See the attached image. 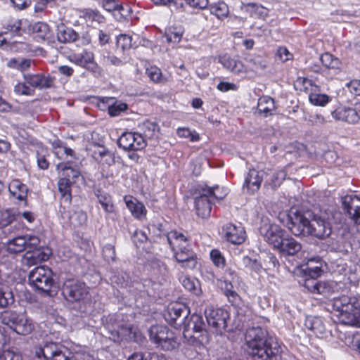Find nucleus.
<instances>
[{"instance_id":"7","label":"nucleus","mask_w":360,"mask_h":360,"mask_svg":"<svg viewBox=\"0 0 360 360\" xmlns=\"http://www.w3.org/2000/svg\"><path fill=\"white\" fill-rule=\"evenodd\" d=\"M52 275V271L49 267L39 266L29 273L28 281L35 290L49 295L54 283Z\"/></svg>"},{"instance_id":"30","label":"nucleus","mask_w":360,"mask_h":360,"mask_svg":"<svg viewBox=\"0 0 360 360\" xmlns=\"http://www.w3.org/2000/svg\"><path fill=\"white\" fill-rule=\"evenodd\" d=\"M275 109L274 100L272 98L264 96L259 98L257 103L259 113H263L266 117L271 115Z\"/></svg>"},{"instance_id":"36","label":"nucleus","mask_w":360,"mask_h":360,"mask_svg":"<svg viewBox=\"0 0 360 360\" xmlns=\"http://www.w3.org/2000/svg\"><path fill=\"white\" fill-rule=\"evenodd\" d=\"M139 128L142 131V133H139V135L143 136L144 140L146 139H152L155 135V132L158 129V126L155 122L146 121L139 125Z\"/></svg>"},{"instance_id":"34","label":"nucleus","mask_w":360,"mask_h":360,"mask_svg":"<svg viewBox=\"0 0 360 360\" xmlns=\"http://www.w3.org/2000/svg\"><path fill=\"white\" fill-rule=\"evenodd\" d=\"M167 240L172 248L174 250V243L177 244L179 247V244H188V239L183 233L178 232L177 231H171L167 236Z\"/></svg>"},{"instance_id":"47","label":"nucleus","mask_w":360,"mask_h":360,"mask_svg":"<svg viewBox=\"0 0 360 360\" xmlns=\"http://www.w3.org/2000/svg\"><path fill=\"white\" fill-rule=\"evenodd\" d=\"M128 108L127 105L125 103L122 102H111V104L108 106V113L111 117H115L122 112H124Z\"/></svg>"},{"instance_id":"46","label":"nucleus","mask_w":360,"mask_h":360,"mask_svg":"<svg viewBox=\"0 0 360 360\" xmlns=\"http://www.w3.org/2000/svg\"><path fill=\"white\" fill-rule=\"evenodd\" d=\"M25 240H26V250H46L44 248L39 247L40 239L34 235H25Z\"/></svg>"},{"instance_id":"15","label":"nucleus","mask_w":360,"mask_h":360,"mask_svg":"<svg viewBox=\"0 0 360 360\" xmlns=\"http://www.w3.org/2000/svg\"><path fill=\"white\" fill-rule=\"evenodd\" d=\"M259 231L264 240L277 250L285 238L284 231L276 224H264Z\"/></svg>"},{"instance_id":"4","label":"nucleus","mask_w":360,"mask_h":360,"mask_svg":"<svg viewBox=\"0 0 360 360\" xmlns=\"http://www.w3.org/2000/svg\"><path fill=\"white\" fill-rule=\"evenodd\" d=\"M149 339L157 348L163 351L177 349L180 342L175 333L167 326L162 325L152 326L148 330Z\"/></svg>"},{"instance_id":"57","label":"nucleus","mask_w":360,"mask_h":360,"mask_svg":"<svg viewBox=\"0 0 360 360\" xmlns=\"http://www.w3.org/2000/svg\"><path fill=\"white\" fill-rule=\"evenodd\" d=\"M345 205V209L352 215V219L356 224H360V205H356L355 208L353 210V212L352 213V204H343Z\"/></svg>"},{"instance_id":"9","label":"nucleus","mask_w":360,"mask_h":360,"mask_svg":"<svg viewBox=\"0 0 360 360\" xmlns=\"http://www.w3.org/2000/svg\"><path fill=\"white\" fill-rule=\"evenodd\" d=\"M195 202H213L224 200L228 194L226 188L214 186L213 187L198 186L191 191Z\"/></svg>"},{"instance_id":"59","label":"nucleus","mask_w":360,"mask_h":360,"mask_svg":"<svg viewBox=\"0 0 360 360\" xmlns=\"http://www.w3.org/2000/svg\"><path fill=\"white\" fill-rule=\"evenodd\" d=\"M146 73L148 77L155 82H159L162 78L161 70L156 67H151L147 69Z\"/></svg>"},{"instance_id":"33","label":"nucleus","mask_w":360,"mask_h":360,"mask_svg":"<svg viewBox=\"0 0 360 360\" xmlns=\"http://www.w3.org/2000/svg\"><path fill=\"white\" fill-rule=\"evenodd\" d=\"M206 326L204 322L202 316L198 314H193L191 315L190 319L187 320L186 324L185 325L184 328H190V330H193V331H202L207 330Z\"/></svg>"},{"instance_id":"27","label":"nucleus","mask_w":360,"mask_h":360,"mask_svg":"<svg viewBox=\"0 0 360 360\" xmlns=\"http://www.w3.org/2000/svg\"><path fill=\"white\" fill-rule=\"evenodd\" d=\"M56 168L58 171L61 172V176L63 178H68L70 179V183L76 182V180L81 177L80 172L78 170L73 169L69 162H60L57 165Z\"/></svg>"},{"instance_id":"26","label":"nucleus","mask_w":360,"mask_h":360,"mask_svg":"<svg viewBox=\"0 0 360 360\" xmlns=\"http://www.w3.org/2000/svg\"><path fill=\"white\" fill-rule=\"evenodd\" d=\"M279 252L294 255L302 250V245L292 237L285 238L278 249Z\"/></svg>"},{"instance_id":"14","label":"nucleus","mask_w":360,"mask_h":360,"mask_svg":"<svg viewBox=\"0 0 360 360\" xmlns=\"http://www.w3.org/2000/svg\"><path fill=\"white\" fill-rule=\"evenodd\" d=\"M304 286L311 292L322 295L325 297L330 295L338 290V283L333 281H316L306 279Z\"/></svg>"},{"instance_id":"19","label":"nucleus","mask_w":360,"mask_h":360,"mask_svg":"<svg viewBox=\"0 0 360 360\" xmlns=\"http://www.w3.org/2000/svg\"><path fill=\"white\" fill-rule=\"evenodd\" d=\"M51 254V251L48 248H46V250H27L22 256V264L28 267L37 265L42 262L48 260Z\"/></svg>"},{"instance_id":"11","label":"nucleus","mask_w":360,"mask_h":360,"mask_svg":"<svg viewBox=\"0 0 360 360\" xmlns=\"http://www.w3.org/2000/svg\"><path fill=\"white\" fill-rule=\"evenodd\" d=\"M190 314L189 309L184 304H175L167 308L164 317L165 321L175 328L185 326Z\"/></svg>"},{"instance_id":"2","label":"nucleus","mask_w":360,"mask_h":360,"mask_svg":"<svg viewBox=\"0 0 360 360\" xmlns=\"http://www.w3.org/2000/svg\"><path fill=\"white\" fill-rule=\"evenodd\" d=\"M245 342L253 360H279L282 347L276 338L260 326L247 330Z\"/></svg>"},{"instance_id":"16","label":"nucleus","mask_w":360,"mask_h":360,"mask_svg":"<svg viewBox=\"0 0 360 360\" xmlns=\"http://www.w3.org/2000/svg\"><path fill=\"white\" fill-rule=\"evenodd\" d=\"M91 153L92 158L101 165L110 166L115 162L114 154L104 146L103 140L91 141Z\"/></svg>"},{"instance_id":"20","label":"nucleus","mask_w":360,"mask_h":360,"mask_svg":"<svg viewBox=\"0 0 360 360\" xmlns=\"http://www.w3.org/2000/svg\"><path fill=\"white\" fill-rule=\"evenodd\" d=\"M183 336L187 344L196 348H201L209 342L207 330L193 331L190 328H184Z\"/></svg>"},{"instance_id":"37","label":"nucleus","mask_w":360,"mask_h":360,"mask_svg":"<svg viewBox=\"0 0 360 360\" xmlns=\"http://www.w3.org/2000/svg\"><path fill=\"white\" fill-rule=\"evenodd\" d=\"M72 58V60L75 64L84 68L86 70L89 69L90 55L89 53L88 49H84L82 52L74 53Z\"/></svg>"},{"instance_id":"6","label":"nucleus","mask_w":360,"mask_h":360,"mask_svg":"<svg viewBox=\"0 0 360 360\" xmlns=\"http://www.w3.org/2000/svg\"><path fill=\"white\" fill-rule=\"evenodd\" d=\"M34 353L38 360H69L71 354L61 344L48 341L35 346Z\"/></svg>"},{"instance_id":"10","label":"nucleus","mask_w":360,"mask_h":360,"mask_svg":"<svg viewBox=\"0 0 360 360\" xmlns=\"http://www.w3.org/2000/svg\"><path fill=\"white\" fill-rule=\"evenodd\" d=\"M89 293V287L84 282L77 280H67L62 288L65 299L70 302L83 300Z\"/></svg>"},{"instance_id":"51","label":"nucleus","mask_w":360,"mask_h":360,"mask_svg":"<svg viewBox=\"0 0 360 360\" xmlns=\"http://www.w3.org/2000/svg\"><path fill=\"white\" fill-rule=\"evenodd\" d=\"M286 175L287 174L283 169L276 172L272 176L269 185L272 188H276L282 184L283 181L285 179Z\"/></svg>"},{"instance_id":"25","label":"nucleus","mask_w":360,"mask_h":360,"mask_svg":"<svg viewBox=\"0 0 360 360\" xmlns=\"http://www.w3.org/2000/svg\"><path fill=\"white\" fill-rule=\"evenodd\" d=\"M77 34L71 28L60 23L57 26V39L62 43H70L75 41Z\"/></svg>"},{"instance_id":"42","label":"nucleus","mask_w":360,"mask_h":360,"mask_svg":"<svg viewBox=\"0 0 360 360\" xmlns=\"http://www.w3.org/2000/svg\"><path fill=\"white\" fill-rule=\"evenodd\" d=\"M132 38L131 36L126 34H121L117 37L116 46L120 48L123 53L132 46Z\"/></svg>"},{"instance_id":"43","label":"nucleus","mask_w":360,"mask_h":360,"mask_svg":"<svg viewBox=\"0 0 360 360\" xmlns=\"http://www.w3.org/2000/svg\"><path fill=\"white\" fill-rule=\"evenodd\" d=\"M243 264L245 268L256 273H259L262 269V266L256 259H252L249 256H244L242 259Z\"/></svg>"},{"instance_id":"49","label":"nucleus","mask_w":360,"mask_h":360,"mask_svg":"<svg viewBox=\"0 0 360 360\" xmlns=\"http://www.w3.org/2000/svg\"><path fill=\"white\" fill-rule=\"evenodd\" d=\"M110 281L112 283H115L120 287H127L129 281V275L125 272H118L117 274L110 277Z\"/></svg>"},{"instance_id":"28","label":"nucleus","mask_w":360,"mask_h":360,"mask_svg":"<svg viewBox=\"0 0 360 360\" xmlns=\"http://www.w3.org/2000/svg\"><path fill=\"white\" fill-rule=\"evenodd\" d=\"M304 326L307 329L314 333L316 335H321L326 331L325 326L319 317L308 316L307 317Z\"/></svg>"},{"instance_id":"18","label":"nucleus","mask_w":360,"mask_h":360,"mask_svg":"<svg viewBox=\"0 0 360 360\" xmlns=\"http://www.w3.org/2000/svg\"><path fill=\"white\" fill-rule=\"evenodd\" d=\"M302 253L303 259L306 264L304 271L310 277L309 279H315L320 276L323 271V259L321 257L316 255H311L309 252H307V255H304L305 250H304Z\"/></svg>"},{"instance_id":"24","label":"nucleus","mask_w":360,"mask_h":360,"mask_svg":"<svg viewBox=\"0 0 360 360\" xmlns=\"http://www.w3.org/2000/svg\"><path fill=\"white\" fill-rule=\"evenodd\" d=\"M8 190L11 195L19 200H26L27 196V186L18 179H13L8 185Z\"/></svg>"},{"instance_id":"40","label":"nucleus","mask_w":360,"mask_h":360,"mask_svg":"<svg viewBox=\"0 0 360 360\" xmlns=\"http://www.w3.org/2000/svg\"><path fill=\"white\" fill-rule=\"evenodd\" d=\"M210 259L213 264L219 269H224L226 265V259L222 252L218 249H212L210 252Z\"/></svg>"},{"instance_id":"38","label":"nucleus","mask_w":360,"mask_h":360,"mask_svg":"<svg viewBox=\"0 0 360 360\" xmlns=\"http://www.w3.org/2000/svg\"><path fill=\"white\" fill-rule=\"evenodd\" d=\"M30 65L31 60L23 58H11L8 62V66L9 68L16 69L22 72L30 68Z\"/></svg>"},{"instance_id":"61","label":"nucleus","mask_w":360,"mask_h":360,"mask_svg":"<svg viewBox=\"0 0 360 360\" xmlns=\"http://www.w3.org/2000/svg\"><path fill=\"white\" fill-rule=\"evenodd\" d=\"M224 278L225 281L238 283L239 277L238 276L236 271L232 268L228 267L225 269Z\"/></svg>"},{"instance_id":"58","label":"nucleus","mask_w":360,"mask_h":360,"mask_svg":"<svg viewBox=\"0 0 360 360\" xmlns=\"http://www.w3.org/2000/svg\"><path fill=\"white\" fill-rule=\"evenodd\" d=\"M33 91L24 83H18L14 86V92L18 95L30 96L33 94Z\"/></svg>"},{"instance_id":"50","label":"nucleus","mask_w":360,"mask_h":360,"mask_svg":"<svg viewBox=\"0 0 360 360\" xmlns=\"http://www.w3.org/2000/svg\"><path fill=\"white\" fill-rule=\"evenodd\" d=\"M195 209L196 214L202 219L209 217L212 211L211 204H195Z\"/></svg>"},{"instance_id":"5","label":"nucleus","mask_w":360,"mask_h":360,"mask_svg":"<svg viewBox=\"0 0 360 360\" xmlns=\"http://www.w3.org/2000/svg\"><path fill=\"white\" fill-rule=\"evenodd\" d=\"M1 322L16 333L26 335L34 329V323L25 312L6 310L1 314Z\"/></svg>"},{"instance_id":"23","label":"nucleus","mask_w":360,"mask_h":360,"mask_svg":"<svg viewBox=\"0 0 360 360\" xmlns=\"http://www.w3.org/2000/svg\"><path fill=\"white\" fill-rule=\"evenodd\" d=\"M179 281L186 290L193 295H200L201 294L200 282L197 278L182 273L179 276Z\"/></svg>"},{"instance_id":"56","label":"nucleus","mask_w":360,"mask_h":360,"mask_svg":"<svg viewBox=\"0 0 360 360\" xmlns=\"http://www.w3.org/2000/svg\"><path fill=\"white\" fill-rule=\"evenodd\" d=\"M6 29L12 33L14 36H19L21 34V20H16L13 22H9L6 26Z\"/></svg>"},{"instance_id":"62","label":"nucleus","mask_w":360,"mask_h":360,"mask_svg":"<svg viewBox=\"0 0 360 360\" xmlns=\"http://www.w3.org/2000/svg\"><path fill=\"white\" fill-rule=\"evenodd\" d=\"M94 99L96 100V105L100 110H105L106 109L108 110V106L111 104V102L113 101L114 98L106 97L98 98L97 97H94Z\"/></svg>"},{"instance_id":"53","label":"nucleus","mask_w":360,"mask_h":360,"mask_svg":"<svg viewBox=\"0 0 360 360\" xmlns=\"http://www.w3.org/2000/svg\"><path fill=\"white\" fill-rule=\"evenodd\" d=\"M345 122L349 124H355L360 120V115L355 108H345Z\"/></svg>"},{"instance_id":"54","label":"nucleus","mask_w":360,"mask_h":360,"mask_svg":"<svg viewBox=\"0 0 360 360\" xmlns=\"http://www.w3.org/2000/svg\"><path fill=\"white\" fill-rule=\"evenodd\" d=\"M15 219V214L10 210L0 212V226H6Z\"/></svg>"},{"instance_id":"41","label":"nucleus","mask_w":360,"mask_h":360,"mask_svg":"<svg viewBox=\"0 0 360 360\" xmlns=\"http://www.w3.org/2000/svg\"><path fill=\"white\" fill-rule=\"evenodd\" d=\"M106 329L109 333V339L112 340L113 342H120L122 340L124 330L122 325L117 324L116 326L112 325L111 326L108 325Z\"/></svg>"},{"instance_id":"32","label":"nucleus","mask_w":360,"mask_h":360,"mask_svg":"<svg viewBox=\"0 0 360 360\" xmlns=\"http://www.w3.org/2000/svg\"><path fill=\"white\" fill-rule=\"evenodd\" d=\"M15 302L12 290L6 285L0 283V309L8 307Z\"/></svg>"},{"instance_id":"17","label":"nucleus","mask_w":360,"mask_h":360,"mask_svg":"<svg viewBox=\"0 0 360 360\" xmlns=\"http://www.w3.org/2000/svg\"><path fill=\"white\" fill-rule=\"evenodd\" d=\"M222 231L226 240L233 244H242L246 238V233L241 224L227 223L222 227Z\"/></svg>"},{"instance_id":"22","label":"nucleus","mask_w":360,"mask_h":360,"mask_svg":"<svg viewBox=\"0 0 360 360\" xmlns=\"http://www.w3.org/2000/svg\"><path fill=\"white\" fill-rule=\"evenodd\" d=\"M262 179L260 172L255 169H250L245 177L243 188H246L248 191L254 193L259 190Z\"/></svg>"},{"instance_id":"45","label":"nucleus","mask_w":360,"mask_h":360,"mask_svg":"<svg viewBox=\"0 0 360 360\" xmlns=\"http://www.w3.org/2000/svg\"><path fill=\"white\" fill-rule=\"evenodd\" d=\"M210 13L216 15L218 18H221L227 16L229 8L225 3L220 2L210 7Z\"/></svg>"},{"instance_id":"44","label":"nucleus","mask_w":360,"mask_h":360,"mask_svg":"<svg viewBox=\"0 0 360 360\" xmlns=\"http://www.w3.org/2000/svg\"><path fill=\"white\" fill-rule=\"evenodd\" d=\"M132 215L137 219H141L146 215V209L144 204H126Z\"/></svg>"},{"instance_id":"1","label":"nucleus","mask_w":360,"mask_h":360,"mask_svg":"<svg viewBox=\"0 0 360 360\" xmlns=\"http://www.w3.org/2000/svg\"><path fill=\"white\" fill-rule=\"evenodd\" d=\"M286 226L295 236H311L323 239L331 233L326 216L310 211L302 214L292 207L286 214Z\"/></svg>"},{"instance_id":"48","label":"nucleus","mask_w":360,"mask_h":360,"mask_svg":"<svg viewBox=\"0 0 360 360\" xmlns=\"http://www.w3.org/2000/svg\"><path fill=\"white\" fill-rule=\"evenodd\" d=\"M33 32L37 34L39 38L45 39L49 37L50 30L49 25L42 22H38L33 26Z\"/></svg>"},{"instance_id":"21","label":"nucleus","mask_w":360,"mask_h":360,"mask_svg":"<svg viewBox=\"0 0 360 360\" xmlns=\"http://www.w3.org/2000/svg\"><path fill=\"white\" fill-rule=\"evenodd\" d=\"M26 82L32 87L39 89H49L53 86L54 78L40 74L25 76Z\"/></svg>"},{"instance_id":"31","label":"nucleus","mask_w":360,"mask_h":360,"mask_svg":"<svg viewBox=\"0 0 360 360\" xmlns=\"http://www.w3.org/2000/svg\"><path fill=\"white\" fill-rule=\"evenodd\" d=\"M7 251L11 254H17L26 250V240L24 236L15 237L6 243Z\"/></svg>"},{"instance_id":"3","label":"nucleus","mask_w":360,"mask_h":360,"mask_svg":"<svg viewBox=\"0 0 360 360\" xmlns=\"http://www.w3.org/2000/svg\"><path fill=\"white\" fill-rule=\"evenodd\" d=\"M332 307L338 312V319L340 323L360 327V294L334 297Z\"/></svg>"},{"instance_id":"29","label":"nucleus","mask_w":360,"mask_h":360,"mask_svg":"<svg viewBox=\"0 0 360 360\" xmlns=\"http://www.w3.org/2000/svg\"><path fill=\"white\" fill-rule=\"evenodd\" d=\"M219 62L222 65L233 73L238 74L243 70V65L241 61L231 58L228 55H224L219 57Z\"/></svg>"},{"instance_id":"64","label":"nucleus","mask_w":360,"mask_h":360,"mask_svg":"<svg viewBox=\"0 0 360 360\" xmlns=\"http://www.w3.org/2000/svg\"><path fill=\"white\" fill-rule=\"evenodd\" d=\"M347 87L352 94L360 96V80L354 79L351 81L347 84Z\"/></svg>"},{"instance_id":"13","label":"nucleus","mask_w":360,"mask_h":360,"mask_svg":"<svg viewBox=\"0 0 360 360\" xmlns=\"http://www.w3.org/2000/svg\"><path fill=\"white\" fill-rule=\"evenodd\" d=\"M117 145L124 150H140L146 146V141L139 133L124 132L118 139Z\"/></svg>"},{"instance_id":"52","label":"nucleus","mask_w":360,"mask_h":360,"mask_svg":"<svg viewBox=\"0 0 360 360\" xmlns=\"http://www.w3.org/2000/svg\"><path fill=\"white\" fill-rule=\"evenodd\" d=\"M309 101L315 105L323 106L328 103L329 97L326 94H311Z\"/></svg>"},{"instance_id":"55","label":"nucleus","mask_w":360,"mask_h":360,"mask_svg":"<svg viewBox=\"0 0 360 360\" xmlns=\"http://www.w3.org/2000/svg\"><path fill=\"white\" fill-rule=\"evenodd\" d=\"M103 256L108 262L115 261L116 257L115 247L111 244L105 245L103 248Z\"/></svg>"},{"instance_id":"60","label":"nucleus","mask_w":360,"mask_h":360,"mask_svg":"<svg viewBox=\"0 0 360 360\" xmlns=\"http://www.w3.org/2000/svg\"><path fill=\"white\" fill-rule=\"evenodd\" d=\"M250 63L253 65V68L257 70H265L267 66V62L259 56L250 59Z\"/></svg>"},{"instance_id":"35","label":"nucleus","mask_w":360,"mask_h":360,"mask_svg":"<svg viewBox=\"0 0 360 360\" xmlns=\"http://www.w3.org/2000/svg\"><path fill=\"white\" fill-rule=\"evenodd\" d=\"M70 179L68 178H63L61 177L58 182V191L62 196V199L67 202L71 201L72 195L70 193Z\"/></svg>"},{"instance_id":"39","label":"nucleus","mask_w":360,"mask_h":360,"mask_svg":"<svg viewBox=\"0 0 360 360\" xmlns=\"http://www.w3.org/2000/svg\"><path fill=\"white\" fill-rule=\"evenodd\" d=\"M320 60L327 68L338 69L340 65L339 59L328 52L321 55Z\"/></svg>"},{"instance_id":"12","label":"nucleus","mask_w":360,"mask_h":360,"mask_svg":"<svg viewBox=\"0 0 360 360\" xmlns=\"http://www.w3.org/2000/svg\"><path fill=\"white\" fill-rule=\"evenodd\" d=\"M174 257L181 264V267L193 269L197 265V257L189 244H179L176 250L174 248Z\"/></svg>"},{"instance_id":"8","label":"nucleus","mask_w":360,"mask_h":360,"mask_svg":"<svg viewBox=\"0 0 360 360\" xmlns=\"http://www.w3.org/2000/svg\"><path fill=\"white\" fill-rule=\"evenodd\" d=\"M205 316L211 331L217 335H222L228 326L230 319L229 311L221 307L208 306L205 309Z\"/></svg>"},{"instance_id":"63","label":"nucleus","mask_w":360,"mask_h":360,"mask_svg":"<svg viewBox=\"0 0 360 360\" xmlns=\"http://www.w3.org/2000/svg\"><path fill=\"white\" fill-rule=\"evenodd\" d=\"M264 263L267 265V268L269 269H277L279 266L278 260L272 253H269L266 255V259L264 260Z\"/></svg>"}]
</instances>
